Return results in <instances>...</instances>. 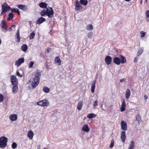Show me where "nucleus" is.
I'll return each instance as SVG.
<instances>
[{"instance_id":"obj_1","label":"nucleus","mask_w":149,"mask_h":149,"mask_svg":"<svg viewBox=\"0 0 149 149\" xmlns=\"http://www.w3.org/2000/svg\"><path fill=\"white\" fill-rule=\"evenodd\" d=\"M41 72L38 70L36 73L35 74V77L33 79V81L31 83V85L33 88H35L38 84L40 81L39 76L41 75Z\"/></svg>"},{"instance_id":"obj_2","label":"nucleus","mask_w":149,"mask_h":149,"mask_svg":"<svg viewBox=\"0 0 149 149\" xmlns=\"http://www.w3.org/2000/svg\"><path fill=\"white\" fill-rule=\"evenodd\" d=\"M8 138L4 136H2L0 138V148H4L7 145Z\"/></svg>"},{"instance_id":"obj_3","label":"nucleus","mask_w":149,"mask_h":149,"mask_svg":"<svg viewBox=\"0 0 149 149\" xmlns=\"http://www.w3.org/2000/svg\"><path fill=\"white\" fill-rule=\"evenodd\" d=\"M49 104V101L47 100L44 99L37 102V105L42 107L47 106Z\"/></svg>"},{"instance_id":"obj_4","label":"nucleus","mask_w":149,"mask_h":149,"mask_svg":"<svg viewBox=\"0 0 149 149\" xmlns=\"http://www.w3.org/2000/svg\"><path fill=\"white\" fill-rule=\"evenodd\" d=\"M54 12L53 9L50 7L47 8V15L49 18H52L54 15Z\"/></svg>"},{"instance_id":"obj_5","label":"nucleus","mask_w":149,"mask_h":149,"mask_svg":"<svg viewBox=\"0 0 149 149\" xmlns=\"http://www.w3.org/2000/svg\"><path fill=\"white\" fill-rule=\"evenodd\" d=\"M11 81L13 85L18 84V80L16 77L15 75H12L10 77Z\"/></svg>"},{"instance_id":"obj_6","label":"nucleus","mask_w":149,"mask_h":149,"mask_svg":"<svg viewBox=\"0 0 149 149\" xmlns=\"http://www.w3.org/2000/svg\"><path fill=\"white\" fill-rule=\"evenodd\" d=\"M79 2L77 0L75 2V9L76 11H78L82 8V7L80 4Z\"/></svg>"},{"instance_id":"obj_7","label":"nucleus","mask_w":149,"mask_h":149,"mask_svg":"<svg viewBox=\"0 0 149 149\" xmlns=\"http://www.w3.org/2000/svg\"><path fill=\"white\" fill-rule=\"evenodd\" d=\"M121 129L125 131H126L127 129V123L124 120H122L121 122Z\"/></svg>"},{"instance_id":"obj_8","label":"nucleus","mask_w":149,"mask_h":149,"mask_svg":"<svg viewBox=\"0 0 149 149\" xmlns=\"http://www.w3.org/2000/svg\"><path fill=\"white\" fill-rule=\"evenodd\" d=\"M120 139L121 141L123 143H124L126 139V136L125 134V132L123 131L121 133Z\"/></svg>"},{"instance_id":"obj_9","label":"nucleus","mask_w":149,"mask_h":149,"mask_svg":"<svg viewBox=\"0 0 149 149\" xmlns=\"http://www.w3.org/2000/svg\"><path fill=\"white\" fill-rule=\"evenodd\" d=\"M112 58L109 56H107L106 57L105 61L107 65L111 64L112 61Z\"/></svg>"},{"instance_id":"obj_10","label":"nucleus","mask_w":149,"mask_h":149,"mask_svg":"<svg viewBox=\"0 0 149 149\" xmlns=\"http://www.w3.org/2000/svg\"><path fill=\"white\" fill-rule=\"evenodd\" d=\"M2 10H5L6 12L7 10H8L11 8V7L9 6L6 3L4 4H3L2 6Z\"/></svg>"},{"instance_id":"obj_11","label":"nucleus","mask_w":149,"mask_h":149,"mask_svg":"<svg viewBox=\"0 0 149 149\" xmlns=\"http://www.w3.org/2000/svg\"><path fill=\"white\" fill-rule=\"evenodd\" d=\"M45 21V19L41 17L38 18L36 22V24H40Z\"/></svg>"},{"instance_id":"obj_12","label":"nucleus","mask_w":149,"mask_h":149,"mask_svg":"<svg viewBox=\"0 0 149 149\" xmlns=\"http://www.w3.org/2000/svg\"><path fill=\"white\" fill-rule=\"evenodd\" d=\"M24 62V59L23 58L19 59L15 62V65L19 66L22 63Z\"/></svg>"},{"instance_id":"obj_13","label":"nucleus","mask_w":149,"mask_h":149,"mask_svg":"<svg viewBox=\"0 0 149 149\" xmlns=\"http://www.w3.org/2000/svg\"><path fill=\"white\" fill-rule=\"evenodd\" d=\"M113 63L117 65H119L120 63V59L119 57H116L113 58Z\"/></svg>"},{"instance_id":"obj_14","label":"nucleus","mask_w":149,"mask_h":149,"mask_svg":"<svg viewBox=\"0 0 149 149\" xmlns=\"http://www.w3.org/2000/svg\"><path fill=\"white\" fill-rule=\"evenodd\" d=\"M126 104L125 102V100H124L122 102L121 107L120 108V111L121 112L124 111H125V109Z\"/></svg>"},{"instance_id":"obj_15","label":"nucleus","mask_w":149,"mask_h":149,"mask_svg":"<svg viewBox=\"0 0 149 149\" xmlns=\"http://www.w3.org/2000/svg\"><path fill=\"white\" fill-rule=\"evenodd\" d=\"M17 7L20 9L24 11H26L27 9V7L24 5L20 4L17 6Z\"/></svg>"},{"instance_id":"obj_16","label":"nucleus","mask_w":149,"mask_h":149,"mask_svg":"<svg viewBox=\"0 0 149 149\" xmlns=\"http://www.w3.org/2000/svg\"><path fill=\"white\" fill-rule=\"evenodd\" d=\"M119 58L120 59V63L124 64L126 63V59L125 56L120 55L119 56Z\"/></svg>"},{"instance_id":"obj_17","label":"nucleus","mask_w":149,"mask_h":149,"mask_svg":"<svg viewBox=\"0 0 149 149\" xmlns=\"http://www.w3.org/2000/svg\"><path fill=\"white\" fill-rule=\"evenodd\" d=\"M96 81V80H93V83L91 85V91L92 93H93L95 91V83Z\"/></svg>"},{"instance_id":"obj_18","label":"nucleus","mask_w":149,"mask_h":149,"mask_svg":"<svg viewBox=\"0 0 149 149\" xmlns=\"http://www.w3.org/2000/svg\"><path fill=\"white\" fill-rule=\"evenodd\" d=\"M82 130L84 132H88L90 130V128L87 125H85L82 127Z\"/></svg>"},{"instance_id":"obj_19","label":"nucleus","mask_w":149,"mask_h":149,"mask_svg":"<svg viewBox=\"0 0 149 149\" xmlns=\"http://www.w3.org/2000/svg\"><path fill=\"white\" fill-rule=\"evenodd\" d=\"M9 118L11 121H14L17 119V116L15 114H13L10 116Z\"/></svg>"},{"instance_id":"obj_20","label":"nucleus","mask_w":149,"mask_h":149,"mask_svg":"<svg viewBox=\"0 0 149 149\" xmlns=\"http://www.w3.org/2000/svg\"><path fill=\"white\" fill-rule=\"evenodd\" d=\"M14 85L12 88V93L13 94H16L18 91V86L17 85Z\"/></svg>"},{"instance_id":"obj_21","label":"nucleus","mask_w":149,"mask_h":149,"mask_svg":"<svg viewBox=\"0 0 149 149\" xmlns=\"http://www.w3.org/2000/svg\"><path fill=\"white\" fill-rule=\"evenodd\" d=\"M34 135L33 132L31 130L29 131L28 133V137L30 139H32Z\"/></svg>"},{"instance_id":"obj_22","label":"nucleus","mask_w":149,"mask_h":149,"mask_svg":"<svg viewBox=\"0 0 149 149\" xmlns=\"http://www.w3.org/2000/svg\"><path fill=\"white\" fill-rule=\"evenodd\" d=\"M130 95V91L129 88H127L125 93V97L126 99L129 98Z\"/></svg>"},{"instance_id":"obj_23","label":"nucleus","mask_w":149,"mask_h":149,"mask_svg":"<svg viewBox=\"0 0 149 149\" xmlns=\"http://www.w3.org/2000/svg\"><path fill=\"white\" fill-rule=\"evenodd\" d=\"M39 6L41 8H47V3L42 2L39 4Z\"/></svg>"},{"instance_id":"obj_24","label":"nucleus","mask_w":149,"mask_h":149,"mask_svg":"<svg viewBox=\"0 0 149 149\" xmlns=\"http://www.w3.org/2000/svg\"><path fill=\"white\" fill-rule=\"evenodd\" d=\"M55 62L56 63H58V65H61V61L60 59L58 56H56L55 59Z\"/></svg>"},{"instance_id":"obj_25","label":"nucleus","mask_w":149,"mask_h":149,"mask_svg":"<svg viewBox=\"0 0 149 149\" xmlns=\"http://www.w3.org/2000/svg\"><path fill=\"white\" fill-rule=\"evenodd\" d=\"M10 9L11 10V11L12 12L11 13H16L19 15L20 14L18 8H11Z\"/></svg>"},{"instance_id":"obj_26","label":"nucleus","mask_w":149,"mask_h":149,"mask_svg":"<svg viewBox=\"0 0 149 149\" xmlns=\"http://www.w3.org/2000/svg\"><path fill=\"white\" fill-rule=\"evenodd\" d=\"M83 106V102L82 101H80L78 103L77 108L79 110H80L82 109Z\"/></svg>"},{"instance_id":"obj_27","label":"nucleus","mask_w":149,"mask_h":149,"mask_svg":"<svg viewBox=\"0 0 149 149\" xmlns=\"http://www.w3.org/2000/svg\"><path fill=\"white\" fill-rule=\"evenodd\" d=\"M143 49L142 47H140L138 51L137 56H139L143 52Z\"/></svg>"},{"instance_id":"obj_28","label":"nucleus","mask_w":149,"mask_h":149,"mask_svg":"<svg viewBox=\"0 0 149 149\" xmlns=\"http://www.w3.org/2000/svg\"><path fill=\"white\" fill-rule=\"evenodd\" d=\"M28 49V47L27 45L26 44H24L22 45L21 47L22 50L24 52L26 51Z\"/></svg>"},{"instance_id":"obj_29","label":"nucleus","mask_w":149,"mask_h":149,"mask_svg":"<svg viewBox=\"0 0 149 149\" xmlns=\"http://www.w3.org/2000/svg\"><path fill=\"white\" fill-rule=\"evenodd\" d=\"M2 31L5 33L7 32L8 30V28L7 25L1 26Z\"/></svg>"},{"instance_id":"obj_30","label":"nucleus","mask_w":149,"mask_h":149,"mask_svg":"<svg viewBox=\"0 0 149 149\" xmlns=\"http://www.w3.org/2000/svg\"><path fill=\"white\" fill-rule=\"evenodd\" d=\"M79 2L81 5L86 6L88 4V1L87 0H80Z\"/></svg>"},{"instance_id":"obj_31","label":"nucleus","mask_w":149,"mask_h":149,"mask_svg":"<svg viewBox=\"0 0 149 149\" xmlns=\"http://www.w3.org/2000/svg\"><path fill=\"white\" fill-rule=\"evenodd\" d=\"M47 8L43 9L40 12V14L41 16H43L47 14Z\"/></svg>"},{"instance_id":"obj_32","label":"nucleus","mask_w":149,"mask_h":149,"mask_svg":"<svg viewBox=\"0 0 149 149\" xmlns=\"http://www.w3.org/2000/svg\"><path fill=\"white\" fill-rule=\"evenodd\" d=\"M86 28L88 31H91L93 29V27L92 24H89L86 26Z\"/></svg>"},{"instance_id":"obj_33","label":"nucleus","mask_w":149,"mask_h":149,"mask_svg":"<svg viewBox=\"0 0 149 149\" xmlns=\"http://www.w3.org/2000/svg\"><path fill=\"white\" fill-rule=\"evenodd\" d=\"M13 17V14L12 13H10L9 14L8 17L7 19L8 21H9L12 19Z\"/></svg>"},{"instance_id":"obj_34","label":"nucleus","mask_w":149,"mask_h":149,"mask_svg":"<svg viewBox=\"0 0 149 149\" xmlns=\"http://www.w3.org/2000/svg\"><path fill=\"white\" fill-rule=\"evenodd\" d=\"M42 89L43 91L45 93H48L50 91L49 88L46 86L43 87Z\"/></svg>"},{"instance_id":"obj_35","label":"nucleus","mask_w":149,"mask_h":149,"mask_svg":"<svg viewBox=\"0 0 149 149\" xmlns=\"http://www.w3.org/2000/svg\"><path fill=\"white\" fill-rule=\"evenodd\" d=\"M136 119L138 122V124H139L140 122H141V118L140 117L139 114L137 115L136 116Z\"/></svg>"},{"instance_id":"obj_36","label":"nucleus","mask_w":149,"mask_h":149,"mask_svg":"<svg viewBox=\"0 0 149 149\" xmlns=\"http://www.w3.org/2000/svg\"><path fill=\"white\" fill-rule=\"evenodd\" d=\"M96 116V115L95 114L93 113H91L88 114L87 115V117L88 118L91 119L95 117Z\"/></svg>"},{"instance_id":"obj_37","label":"nucleus","mask_w":149,"mask_h":149,"mask_svg":"<svg viewBox=\"0 0 149 149\" xmlns=\"http://www.w3.org/2000/svg\"><path fill=\"white\" fill-rule=\"evenodd\" d=\"M135 146V143L133 141H131L129 147L133 149L134 148Z\"/></svg>"},{"instance_id":"obj_38","label":"nucleus","mask_w":149,"mask_h":149,"mask_svg":"<svg viewBox=\"0 0 149 149\" xmlns=\"http://www.w3.org/2000/svg\"><path fill=\"white\" fill-rule=\"evenodd\" d=\"M19 30H18L17 31V33L16 35V36L17 40L16 41L19 42L20 41V38L19 37Z\"/></svg>"},{"instance_id":"obj_39","label":"nucleus","mask_w":149,"mask_h":149,"mask_svg":"<svg viewBox=\"0 0 149 149\" xmlns=\"http://www.w3.org/2000/svg\"><path fill=\"white\" fill-rule=\"evenodd\" d=\"M35 33L33 32H31L30 35L29 36V38L30 39H33L35 36Z\"/></svg>"},{"instance_id":"obj_40","label":"nucleus","mask_w":149,"mask_h":149,"mask_svg":"<svg viewBox=\"0 0 149 149\" xmlns=\"http://www.w3.org/2000/svg\"><path fill=\"white\" fill-rule=\"evenodd\" d=\"M93 33L92 32H90L88 33L87 34V37H88L90 39L92 37L93 35Z\"/></svg>"},{"instance_id":"obj_41","label":"nucleus","mask_w":149,"mask_h":149,"mask_svg":"<svg viewBox=\"0 0 149 149\" xmlns=\"http://www.w3.org/2000/svg\"><path fill=\"white\" fill-rule=\"evenodd\" d=\"M17 145L16 143L13 142L12 143V147L13 149H15L17 147Z\"/></svg>"},{"instance_id":"obj_42","label":"nucleus","mask_w":149,"mask_h":149,"mask_svg":"<svg viewBox=\"0 0 149 149\" xmlns=\"http://www.w3.org/2000/svg\"><path fill=\"white\" fill-rule=\"evenodd\" d=\"M4 100V97L2 95L0 94V102H2Z\"/></svg>"},{"instance_id":"obj_43","label":"nucleus","mask_w":149,"mask_h":149,"mask_svg":"<svg viewBox=\"0 0 149 149\" xmlns=\"http://www.w3.org/2000/svg\"><path fill=\"white\" fill-rule=\"evenodd\" d=\"M114 146V141L113 140H112L111 141V143L110 145V147L111 148H112Z\"/></svg>"},{"instance_id":"obj_44","label":"nucleus","mask_w":149,"mask_h":149,"mask_svg":"<svg viewBox=\"0 0 149 149\" xmlns=\"http://www.w3.org/2000/svg\"><path fill=\"white\" fill-rule=\"evenodd\" d=\"M34 64V62L33 61H31L29 64V68H31L33 67V65Z\"/></svg>"},{"instance_id":"obj_45","label":"nucleus","mask_w":149,"mask_h":149,"mask_svg":"<svg viewBox=\"0 0 149 149\" xmlns=\"http://www.w3.org/2000/svg\"><path fill=\"white\" fill-rule=\"evenodd\" d=\"M140 33L141 34V36L142 37H144L145 36V33L143 31H141Z\"/></svg>"},{"instance_id":"obj_46","label":"nucleus","mask_w":149,"mask_h":149,"mask_svg":"<svg viewBox=\"0 0 149 149\" xmlns=\"http://www.w3.org/2000/svg\"><path fill=\"white\" fill-rule=\"evenodd\" d=\"M1 24L2 25H7L6 22V21L5 20H3L1 22Z\"/></svg>"},{"instance_id":"obj_47","label":"nucleus","mask_w":149,"mask_h":149,"mask_svg":"<svg viewBox=\"0 0 149 149\" xmlns=\"http://www.w3.org/2000/svg\"><path fill=\"white\" fill-rule=\"evenodd\" d=\"M15 25H13L11 26L9 28V30L10 31L13 30V29H15Z\"/></svg>"},{"instance_id":"obj_48","label":"nucleus","mask_w":149,"mask_h":149,"mask_svg":"<svg viewBox=\"0 0 149 149\" xmlns=\"http://www.w3.org/2000/svg\"><path fill=\"white\" fill-rule=\"evenodd\" d=\"M97 103H98V101L97 100H95L94 103L93 104V105L94 107V108L97 105Z\"/></svg>"},{"instance_id":"obj_49","label":"nucleus","mask_w":149,"mask_h":149,"mask_svg":"<svg viewBox=\"0 0 149 149\" xmlns=\"http://www.w3.org/2000/svg\"><path fill=\"white\" fill-rule=\"evenodd\" d=\"M146 16L149 18V10H148L146 11Z\"/></svg>"},{"instance_id":"obj_50","label":"nucleus","mask_w":149,"mask_h":149,"mask_svg":"<svg viewBox=\"0 0 149 149\" xmlns=\"http://www.w3.org/2000/svg\"><path fill=\"white\" fill-rule=\"evenodd\" d=\"M17 76H19V77H22V74H20L19 72V71L17 72Z\"/></svg>"},{"instance_id":"obj_51","label":"nucleus","mask_w":149,"mask_h":149,"mask_svg":"<svg viewBox=\"0 0 149 149\" xmlns=\"http://www.w3.org/2000/svg\"><path fill=\"white\" fill-rule=\"evenodd\" d=\"M6 12V11L5 10H2V12L1 13V15H3L4 13H5Z\"/></svg>"},{"instance_id":"obj_52","label":"nucleus","mask_w":149,"mask_h":149,"mask_svg":"<svg viewBox=\"0 0 149 149\" xmlns=\"http://www.w3.org/2000/svg\"><path fill=\"white\" fill-rule=\"evenodd\" d=\"M138 59V57H135L134 59V61L135 63H136L137 61V60Z\"/></svg>"},{"instance_id":"obj_53","label":"nucleus","mask_w":149,"mask_h":149,"mask_svg":"<svg viewBox=\"0 0 149 149\" xmlns=\"http://www.w3.org/2000/svg\"><path fill=\"white\" fill-rule=\"evenodd\" d=\"M125 79L124 78H123L121 79L120 80V81L121 83L123 82V81H125Z\"/></svg>"},{"instance_id":"obj_54","label":"nucleus","mask_w":149,"mask_h":149,"mask_svg":"<svg viewBox=\"0 0 149 149\" xmlns=\"http://www.w3.org/2000/svg\"><path fill=\"white\" fill-rule=\"evenodd\" d=\"M144 98L145 100H146L148 99L147 96L146 95H145L144 96Z\"/></svg>"},{"instance_id":"obj_55","label":"nucleus","mask_w":149,"mask_h":149,"mask_svg":"<svg viewBox=\"0 0 149 149\" xmlns=\"http://www.w3.org/2000/svg\"><path fill=\"white\" fill-rule=\"evenodd\" d=\"M46 52H47V53H49V49H47V50Z\"/></svg>"},{"instance_id":"obj_56","label":"nucleus","mask_w":149,"mask_h":149,"mask_svg":"<svg viewBox=\"0 0 149 149\" xmlns=\"http://www.w3.org/2000/svg\"><path fill=\"white\" fill-rule=\"evenodd\" d=\"M125 0L126 1L129 2V1H130L131 0Z\"/></svg>"},{"instance_id":"obj_57","label":"nucleus","mask_w":149,"mask_h":149,"mask_svg":"<svg viewBox=\"0 0 149 149\" xmlns=\"http://www.w3.org/2000/svg\"><path fill=\"white\" fill-rule=\"evenodd\" d=\"M142 3V0H141L140 1V3L141 4Z\"/></svg>"},{"instance_id":"obj_58","label":"nucleus","mask_w":149,"mask_h":149,"mask_svg":"<svg viewBox=\"0 0 149 149\" xmlns=\"http://www.w3.org/2000/svg\"><path fill=\"white\" fill-rule=\"evenodd\" d=\"M38 149H40V148H39V147H38Z\"/></svg>"},{"instance_id":"obj_59","label":"nucleus","mask_w":149,"mask_h":149,"mask_svg":"<svg viewBox=\"0 0 149 149\" xmlns=\"http://www.w3.org/2000/svg\"><path fill=\"white\" fill-rule=\"evenodd\" d=\"M38 149H40V148H39V147H38Z\"/></svg>"},{"instance_id":"obj_60","label":"nucleus","mask_w":149,"mask_h":149,"mask_svg":"<svg viewBox=\"0 0 149 149\" xmlns=\"http://www.w3.org/2000/svg\"><path fill=\"white\" fill-rule=\"evenodd\" d=\"M102 109L103 110H105V109H102Z\"/></svg>"},{"instance_id":"obj_61","label":"nucleus","mask_w":149,"mask_h":149,"mask_svg":"<svg viewBox=\"0 0 149 149\" xmlns=\"http://www.w3.org/2000/svg\"><path fill=\"white\" fill-rule=\"evenodd\" d=\"M101 107H102V105H101Z\"/></svg>"},{"instance_id":"obj_62","label":"nucleus","mask_w":149,"mask_h":149,"mask_svg":"<svg viewBox=\"0 0 149 149\" xmlns=\"http://www.w3.org/2000/svg\"><path fill=\"white\" fill-rule=\"evenodd\" d=\"M147 0H146V2Z\"/></svg>"},{"instance_id":"obj_63","label":"nucleus","mask_w":149,"mask_h":149,"mask_svg":"<svg viewBox=\"0 0 149 149\" xmlns=\"http://www.w3.org/2000/svg\"><path fill=\"white\" fill-rule=\"evenodd\" d=\"M44 149H48V148L46 149V148H45Z\"/></svg>"}]
</instances>
